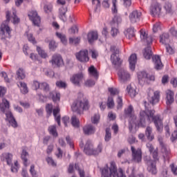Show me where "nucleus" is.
<instances>
[{"mask_svg": "<svg viewBox=\"0 0 177 177\" xmlns=\"http://www.w3.org/2000/svg\"><path fill=\"white\" fill-rule=\"evenodd\" d=\"M83 131H84L85 135H92V133H95L96 130H95V127H93V126L87 125L83 128Z\"/></svg>", "mask_w": 177, "mask_h": 177, "instance_id": "nucleus-31", "label": "nucleus"}, {"mask_svg": "<svg viewBox=\"0 0 177 177\" xmlns=\"http://www.w3.org/2000/svg\"><path fill=\"white\" fill-rule=\"evenodd\" d=\"M28 16L30 21H32L33 23H41V17L38 15V12H37V11H29L28 13Z\"/></svg>", "mask_w": 177, "mask_h": 177, "instance_id": "nucleus-18", "label": "nucleus"}, {"mask_svg": "<svg viewBox=\"0 0 177 177\" xmlns=\"http://www.w3.org/2000/svg\"><path fill=\"white\" fill-rule=\"evenodd\" d=\"M111 139V133L110 132V128L106 129L105 140L109 142Z\"/></svg>", "mask_w": 177, "mask_h": 177, "instance_id": "nucleus-52", "label": "nucleus"}, {"mask_svg": "<svg viewBox=\"0 0 177 177\" xmlns=\"http://www.w3.org/2000/svg\"><path fill=\"white\" fill-rule=\"evenodd\" d=\"M30 172L32 177H37V171H35V166L34 165L30 166Z\"/></svg>", "mask_w": 177, "mask_h": 177, "instance_id": "nucleus-57", "label": "nucleus"}, {"mask_svg": "<svg viewBox=\"0 0 177 177\" xmlns=\"http://www.w3.org/2000/svg\"><path fill=\"white\" fill-rule=\"evenodd\" d=\"M137 59H138V57H136V54H132L129 59V68H130V70H131V71H135Z\"/></svg>", "mask_w": 177, "mask_h": 177, "instance_id": "nucleus-23", "label": "nucleus"}, {"mask_svg": "<svg viewBox=\"0 0 177 177\" xmlns=\"http://www.w3.org/2000/svg\"><path fill=\"white\" fill-rule=\"evenodd\" d=\"M132 160L134 162H142V149H136L135 147H131Z\"/></svg>", "mask_w": 177, "mask_h": 177, "instance_id": "nucleus-9", "label": "nucleus"}, {"mask_svg": "<svg viewBox=\"0 0 177 177\" xmlns=\"http://www.w3.org/2000/svg\"><path fill=\"white\" fill-rule=\"evenodd\" d=\"M160 93L159 91H156L153 89H149L148 92V101L151 104L154 106L156 103L160 102Z\"/></svg>", "mask_w": 177, "mask_h": 177, "instance_id": "nucleus-8", "label": "nucleus"}, {"mask_svg": "<svg viewBox=\"0 0 177 177\" xmlns=\"http://www.w3.org/2000/svg\"><path fill=\"white\" fill-rule=\"evenodd\" d=\"M17 85L21 89V93H23L24 95H26V93H28V88L27 87V84L23 82H19Z\"/></svg>", "mask_w": 177, "mask_h": 177, "instance_id": "nucleus-32", "label": "nucleus"}, {"mask_svg": "<svg viewBox=\"0 0 177 177\" xmlns=\"http://www.w3.org/2000/svg\"><path fill=\"white\" fill-rule=\"evenodd\" d=\"M116 103L118 104V106H117L118 110H120V109H122V106H123L122 97L118 96L117 100H116Z\"/></svg>", "mask_w": 177, "mask_h": 177, "instance_id": "nucleus-49", "label": "nucleus"}, {"mask_svg": "<svg viewBox=\"0 0 177 177\" xmlns=\"http://www.w3.org/2000/svg\"><path fill=\"white\" fill-rule=\"evenodd\" d=\"M75 168L78 171L79 175L80 177H85V171H84V169H80V165H78V164L75 165ZM86 177H91V176H87Z\"/></svg>", "mask_w": 177, "mask_h": 177, "instance_id": "nucleus-46", "label": "nucleus"}, {"mask_svg": "<svg viewBox=\"0 0 177 177\" xmlns=\"http://www.w3.org/2000/svg\"><path fill=\"white\" fill-rule=\"evenodd\" d=\"M85 86H93L95 85V82L93 80H87L84 82Z\"/></svg>", "mask_w": 177, "mask_h": 177, "instance_id": "nucleus-56", "label": "nucleus"}, {"mask_svg": "<svg viewBox=\"0 0 177 177\" xmlns=\"http://www.w3.org/2000/svg\"><path fill=\"white\" fill-rule=\"evenodd\" d=\"M142 12L138 10H134L129 15V19L131 23H138L140 21Z\"/></svg>", "mask_w": 177, "mask_h": 177, "instance_id": "nucleus-17", "label": "nucleus"}, {"mask_svg": "<svg viewBox=\"0 0 177 177\" xmlns=\"http://www.w3.org/2000/svg\"><path fill=\"white\" fill-rule=\"evenodd\" d=\"M76 59L81 63H87L89 62L88 50H81L75 54Z\"/></svg>", "mask_w": 177, "mask_h": 177, "instance_id": "nucleus-12", "label": "nucleus"}, {"mask_svg": "<svg viewBox=\"0 0 177 177\" xmlns=\"http://www.w3.org/2000/svg\"><path fill=\"white\" fill-rule=\"evenodd\" d=\"M160 30H161V26L160 25V24H155L153 26V32H158V31H160Z\"/></svg>", "mask_w": 177, "mask_h": 177, "instance_id": "nucleus-59", "label": "nucleus"}, {"mask_svg": "<svg viewBox=\"0 0 177 177\" xmlns=\"http://www.w3.org/2000/svg\"><path fill=\"white\" fill-rule=\"evenodd\" d=\"M159 42L162 45H165V46L169 44V34L163 33L160 35Z\"/></svg>", "mask_w": 177, "mask_h": 177, "instance_id": "nucleus-22", "label": "nucleus"}, {"mask_svg": "<svg viewBox=\"0 0 177 177\" xmlns=\"http://www.w3.org/2000/svg\"><path fill=\"white\" fill-rule=\"evenodd\" d=\"M28 39L29 42H31L32 44H37V41H35V37L32 36V34L28 35Z\"/></svg>", "mask_w": 177, "mask_h": 177, "instance_id": "nucleus-62", "label": "nucleus"}, {"mask_svg": "<svg viewBox=\"0 0 177 177\" xmlns=\"http://www.w3.org/2000/svg\"><path fill=\"white\" fill-rule=\"evenodd\" d=\"M12 15L13 23H20V18L17 17V15H16V10L13 11Z\"/></svg>", "mask_w": 177, "mask_h": 177, "instance_id": "nucleus-61", "label": "nucleus"}, {"mask_svg": "<svg viewBox=\"0 0 177 177\" xmlns=\"http://www.w3.org/2000/svg\"><path fill=\"white\" fill-rule=\"evenodd\" d=\"M122 21V18L120 15H115L113 19V23H121Z\"/></svg>", "mask_w": 177, "mask_h": 177, "instance_id": "nucleus-60", "label": "nucleus"}, {"mask_svg": "<svg viewBox=\"0 0 177 177\" xmlns=\"http://www.w3.org/2000/svg\"><path fill=\"white\" fill-rule=\"evenodd\" d=\"M28 156V153L26 150H23L21 157L24 161V165H25V167H27Z\"/></svg>", "mask_w": 177, "mask_h": 177, "instance_id": "nucleus-43", "label": "nucleus"}, {"mask_svg": "<svg viewBox=\"0 0 177 177\" xmlns=\"http://www.w3.org/2000/svg\"><path fill=\"white\" fill-rule=\"evenodd\" d=\"M120 82H127L131 80V75L124 69H120L118 73Z\"/></svg>", "mask_w": 177, "mask_h": 177, "instance_id": "nucleus-16", "label": "nucleus"}, {"mask_svg": "<svg viewBox=\"0 0 177 177\" xmlns=\"http://www.w3.org/2000/svg\"><path fill=\"white\" fill-rule=\"evenodd\" d=\"M88 73L91 77H93L95 78V80H97L99 78V73L97 72V69L95 68V66H91L88 69Z\"/></svg>", "mask_w": 177, "mask_h": 177, "instance_id": "nucleus-29", "label": "nucleus"}, {"mask_svg": "<svg viewBox=\"0 0 177 177\" xmlns=\"http://www.w3.org/2000/svg\"><path fill=\"white\" fill-rule=\"evenodd\" d=\"M48 131L50 135L54 136V138H57L58 134H57V130H56V126L55 125L50 126L48 129Z\"/></svg>", "mask_w": 177, "mask_h": 177, "instance_id": "nucleus-35", "label": "nucleus"}, {"mask_svg": "<svg viewBox=\"0 0 177 177\" xmlns=\"http://www.w3.org/2000/svg\"><path fill=\"white\" fill-rule=\"evenodd\" d=\"M111 12L113 15L118 13V8H117V0H112Z\"/></svg>", "mask_w": 177, "mask_h": 177, "instance_id": "nucleus-41", "label": "nucleus"}, {"mask_svg": "<svg viewBox=\"0 0 177 177\" xmlns=\"http://www.w3.org/2000/svg\"><path fill=\"white\" fill-rule=\"evenodd\" d=\"M170 139H171V142H175V140H176V139H177V130H175L172 133Z\"/></svg>", "mask_w": 177, "mask_h": 177, "instance_id": "nucleus-64", "label": "nucleus"}, {"mask_svg": "<svg viewBox=\"0 0 177 177\" xmlns=\"http://www.w3.org/2000/svg\"><path fill=\"white\" fill-rule=\"evenodd\" d=\"M46 111L48 115H52V113L53 111V105H52V104H48L46 106Z\"/></svg>", "mask_w": 177, "mask_h": 177, "instance_id": "nucleus-47", "label": "nucleus"}, {"mask_svg": "<svg viewBox=\"0 0 177 177\" xmlns=\"http://www.w3.org/2000/svg\"><path fill=\"white\" fill-rule=\"evenodd\" d=\"M138 78L140 84H143L147 81L148 75L146 72L142 71L138 73Z\"/></svg>", "mask_w": 177, "mask_h": 177, "instance_id": "nucleus-26", "label": "nucleus"}, {"mask_svg": "<svg viewBox=\"0 0 177 177\" xmlns=\"http://www.w3.org/2000/svg\"><path fill=\"white\" fill-rule=\"evenodd\" d=\"M50 63L53 67H62L64 64L63 57L59 54H54Z\"/></svg>", "mask_w": 177, "mask_h": 177, "instance_id": "nucleus-11", "label": "nucleus"}, {"mask_svg": "<svg viewBox=\"0 0 177 177\" xmlns=\"http://www.w3.org/2000/svg\"><path fill=\"white\" fill-rule=\"evenodd\" d=\"M140 39L144 44L147 45H151L153 44V37L149 36L145 29H141L140 30Z\"/></svg>", "mask_w": 177, "mask_h": 177, "instance_id": "nucleus-14", "label": "nucleus"}, {"mask_svg": "<svg viewBox=\"0 0 177 177\" xmlns=\"http://www.w3.org/2000/svg\"><path fill=\"white\" fill-rule=\"evenodd\" d=\"M103 147L102 144H100L97 149H93V145L90 140H88L84 146V152L87 156H97V154L102 153Z\"/></svg>", "mask_w": 177, "mask_h": 177, "instance_id": "nucleus-5", "label": "nucleus"}, {"mask_svg": "<svg viewBox=\"0 0 177 177\" xmlns=\"http://www.w3.org/2000/svg\"><path fill=\"white\" fill-rule=\"evenodd\" d=\"M106 106L108 109H113V107H114L115 103H114V99L113 98V97H108Z\"/></svg>", "mask_w": 177, "mask_h": 177, "instance_id": "nucleus-44", "label": "nucleus"}, {"mask_svg": "<svg viewBox=\"0 0 177 177\" xmlns=\"http://www.w3.org/2000/svg\"><path fill=\"white\" fill-rule=\"evenodd\" d=\"M84 73H78L73 74L71 78L70 81L75 85V86H81V82L84 80Z\"/></svg>", "mask_w": 177, "mask_h": 177, "instance_id": "nucleus-10", "label": "nucleus"}, {"mask_svg": "<svg viewBox=\"0 0 177 177\" xmlns=\"http://www.w3.org/2000/svg\"><path fill=\"white\" fill-rule=\"evenodd\" d=\"M73 111H82L89 109V102L83 97L78 98L71 106Z\"/></svg>", "mask_w": 177, "mask_h": 177, "instance_id": "nucleus-4", "label": "nucleus"}, {"mask_svg": "<svg viewBox=\"0 0 177 177\" xmlns=\"http://www.w3.org/2000/svg\"><path fill=\"white\" fill-rule=\"evenodd\" d=\"M143 56H144L145 59H147V60H150V59H151V57L153 56V52L151 51V47L148 46L144 49Z\"/></svg>", "mask_w": 177, "mask_h": 177, "instance_id": "nucleus-28", "label": "nucleus"}, {"mask_svg": "<svg viewBox=\"0 0 177 177\" xmlns=\"http://www.w3.org/2000/svg\"><path fill=\"white\" fill-rule=\"evenodd\" d=\"M100 120V115L99 113L95 114L91 118V122L93 124H97Z\"/></svg>", "mask_w": 177, "mask_h": 177, "instance_id": "nucleus-48", "label": "nucleus"}, {"mask_svg": "<svg viewBox=\"0 0 177 177\" xmlns=\"http://www.w3.org/2000/svg\"><path fill=\"white\" fill-rule=\"evenodd\" d=\"M126 91L130 97H135L138 95V92H136V88L132 86V85L129 84L127 86L126 88Z\"/></svg>", "mask_w": 177, "mask_h": 177, "instance_id": "nucleus-25", "label": "nucleus"}, {"mask_svg": "<svg viewBox=\"0 0 177 177\" xmlns=\"http://www.w3.org/2000/svg\"><path fill=\"white\" fill-rule=\"evenodd\" d=\"M111 52L113 53V55H111V62L112 64L115 67H120L121 64H122V61H121V59L117 56L120 53V50L117 48L115 46H111Z\"/></svg>", "mask_w": 177, "mask_h": 177, "instance_id": "nucleus-7", "label": "nucleus"}, {"mask_svg": "<svg viewBox=\"0 0 177 177\" xmlns=\"http://www.w3.org/2000/svg\"><path fill=\"white\" fill-rule=\"evenodd\" d=\"M135 28L131 26L124 31V34L125 37L128 38V39H132V38H134L135 37Z\"/></svg>", "mask_w": 177, "mask_h": 177, "instance_id": "nucleus-24", "label": "nucleus"}, {"mask_svg": "<svg viewBox=\"0 0 177 177\" xmlns=\"http://www.w3.org/2000/svg\"><path fill=\"white\" fill-rule=\"evenodd\" d=\"M44 10L45 13H52V12L53 11V6L51 3L45 4L44 6Z\"/></svg>", "mask_w": 177, "mask_h": 177, "instance_id": "nucleus-38", "label": "nucleus"}, {"mask_svg": "<svg viewBox=\"0 0 177 177\" xmlns=\"http://www.w3.org/2000/svg\"><path fill=\"white\" fill-rule=\"evenodd\" d=\"M37 50L39 56H41L42 59H46V57H48V54H46V53H45V50H42L40 47L37 46Z\"/></svg>", "mask_w": 177, "mask_h": 177, "instance_id": "nucleus-45", "label": "nucleus"}, {"mask_svg": "<svg viewBox=\"0 0 177 177\" xmlns=\"http://www.w3.org/2000/svg\"><path fill=\"white\" fill-rule=\"evenodd\" d=\"M153 62L154 63V67L156 70H161L162 67H164V65L162 64V62H161V58L158 55H154L152 57Z\"/></svg>", "mask_w": 177, "mask_h": 177, "instance_id": "nucleus-20", "label": "nucleus"}, {"mask_svg": "<svg viewBox=\"0 0 177 177\" xmlns=\"http://www.w3.org/2000/svg\"><path fill=\"white\" fill-rule=\"evenodd\" d=\"M165 99L166 104L167 106H171L174 102H175V93L173 91L168 89L165 91Z\"/></svg>", "mask_w": 177, "mask_h": 177, "instance_id": "nucleus-15", "label": "nucleus"}, {"mask_svg": "<svg viewBox=\"0 0 177 177\" xmlns=\"http://www.w3.org/2000/svg\"><path fill=\"white\" fill-rule=\"evenodd\" d=\"M67 12V8L66 7H61L59 8V19L62 20V21H66V13Z\"/></svg>", "mask_w": 177, "mask_h": 177, "instance_id": "nucleus-34", "label": "nucleus"}, {"mask_svg": "<svg viewBox=\"0 0 177 177\" xmlns=\"http://www.w3.org/2000/svg\"><path fill=\"white\" fill-rule=\"evenodd\" d=\"M53 113L55 120L57 121L58 125L60 127V120L62 118L60 115H59V113H60V108L59 107V106H57L56 109H53Z\"/></svg>", "mask_w": 177, "mask_h": 177, "instance_id": "nucleus-30", "label": "nucleus"}, {"mask_svg": "<svg viewBox=\"0 0 177 177\" xmlns=\"http://www.w3.org/2000/svg\"><path fill=\"white\" fill-rule=\"evenodd\" d=\"M117 165L115 162L111 161L109 163L106 164L102 169H101L102 176V177H127L122 170H120L119 173L117 174Z\"/></svg>", "mask_w": 177, "mask_h": 177, "instance_id": "nucleus-2", "label": "nucleus"}, {"mask_svg": "<svg viewBox=\"0 0 177 177\" xmlns=\"http://www.w3.org/2000/svg\"><path fill=\"white\" fill-rule=\"evenodd\" d=\"M46 161L48 162V165H51L52 167H56V162L51 157H48L46 159Z\"/></svg>", "mask_w": 177, "mask_h": 177, "instance_id": "nucleus-53", "label": "nucleus"}, {"mask_svg": "<svg viewBox=\"0 0 177 177\" xmlns=\"http://www.w3.org/2000/svg\"><path fill=\"white\" fill-rule=\"evenodd\" d=\"M10 27L7 24H2L0 27V35L1 39H6L10 38Z\"/></svg>", "mask_w": 177, "mask_h": 177, "instance_id": "nucleus-13", "label": "nucleus"}, {"mask_svg": "<svg viewBox=\"0 0 177 177\" xmlns=\"http://www.w3.org/2000/svg\"><path fill=\"white\" fill-rule=\"evenodd\" d=\"M6 87L0 86V97H3L6 95Z\"/></svg>", "mask_w": 177, "mask_h": 177, "instance_id": "nucleus-58", "label": "nucleus"}, {"mask_svg": "<svg viewBox=\"0 0 177 177\" xmlns=\"http://www.w3.org/2000/svg\"><path fill=\"white\" fill-rule=\"evenodd\" d=\"M156 114V111L146 109L145 111H140V121L136 123L135 121L136 120V116L133 114V106L132 105L129 106L124 109V115L129 118H131L129 124V129L130 132L133 129V127H142L145 128L147 124H151L153 122L157 132L161 133L164 129V123L162 122V118L161 115Z\"/></svg>", "mask_w": 177, "mask_h": 177, "instance_id": "nucleus-1", "label": "nucleus"}, {"mask_svg": "<svg viewBox=\"0 0 177 177\" xmlns=\"http://www.w3.org/2000/svg\"><path fill=\"white\" fill-rule=\"evenodd\" d=\"M108 91L111 96H115V95H118L120 93V90L116 88L109 87Z\"/></svg>", "mask_w": 177, "mask_h": 177, "instance_id": "nucleus-42", "label": "nucleus"}, {"mask_svg": "<svg viewBox=\"0 0 177 177\" xmlns=\"http://www.w3.org/2000/svg\"><path fill=\"white\" fill-rule=\"evenodd\" d=\"M151 154L153 160H151L150 156H145L144 157V161L147 166V169L148 172H150L152 175H156L157 174V167L156 166V161L160 160V157L158 156V149H155Z\"/></svg>", "mask_w": 177, "mask_h": 177, "instance_id": "nucleus-3", "label": "nucleus"}, {"mask_svg": "<svg viewBox=\"0 0 177 177\" xmlns=\"http://www.w3.org/2000/svg\"><path fill=\"white\" fill-rule=\"evenodd\" d=\"M1 161H6L8 165H10L12 164V160L13 158V155L10 153H3L0 156Z\"/></svg>", "mask_w": 177, "mask_h": 177, "instance_id": "nucleus-21", "label": "nucleus"}, {"mask_svg": "<svg viewBox=\"0 0 177 177\" xmlns=\"http://www.w3.org/2000/svg\"><path fill=\"white\" fill-rule=\"evenodd\" d=\"M165 9L167 13H172V5L169 3H166L165 5Z\"/></svg>", "mask_w": 177, "mask_h": 177, "instance_id": "nucleus-51", "label": "nucleus"}, {"mask_svg": "<svg viewBox=\"0 0 177 177\" xmlns=\"http://www.w3.org/2000/svg\"><path fill=\"white\" fill-rule=\"evenodd\" d=\"M166 50L169 55H174L175 53V50L169 44L166 45Z\"/></svg>", "mask_w": 177, "mask_h": 177, "instance_id": "nucleus-54", "label": "nucleus"}, {"mask_svg": "<svg viewBox=\"0 0 177 177\" xmlns=\"http://www.w3.org/2000/svg\"><path fill=\"white\" fill-rule=\"evenodd\" d=\"M87 39L89 44H92L93 41H96L97 39V32L91 31L88 33Z\"/></svg>", "mask_w": 177, "mask_h": 177, "instance_id": "nucleus-27", "label": "nucleus"}, {"mask_svg": "<svg viewBox=\"0 0 177 177\" xmlns=\"http://www.w3.org/2000/svg\"><path fill=\"white\" fill-rule=\"evenodd\" d=\"M81 42V37H71L69 38V44L71 45H78Z\"/></svg>", "mask_w": 177, "mask_h": 177, "instance_id": "nucleus-37", "label": "nucleus"}, {"mask_svg": "<svg viewBox=\"0 0 177 177\" xmlns=\"http://www.w3.org/2000/svg\"><path fill=\"white\" fill-rule=\"evenodd\" d=\"M158 140L160 143V153L162 154L163 159L165 161H169V158L172 157V154L171 153V149L167 147V146L164 144L162 137L158 136Z\"/></svg>", "mask_w": 177, "mask_h": 177, "instance_id": "nucleus-6", "label": "nucleus"}, {"mask_svg": "<svg viewBox=\"0 0 177 177\" xmlns=\"http://www.w3.org/2000/svg\"><path fill=\"white\" fill-rule=\"evenodd\" d=\"M17 75L19 80H24V78H26V73H24V70L21 68H19L17 71Z\"/></svg>", "mask_w": 177, "mask_h": 177, "instance_id": "nucleus-39", "label": "nucleus"}, {"mask_svg": "<svg viewBox=\"0 0 177 177\" xmlns=\"http://www.w3.org/2000/svg\"><path fill=\"white\" fill-rule=\"evenodd\" d=\"M49 48L50 50H54L55 48H57V46L56 45V42H55V41H50L49 43Z\"/></svg>", "mask_w": 177, "mask_h": 177, "instance_id": "nucleus-63", "label": "nucleus"}, {"mask_svg": "<svg viewBox=\"0 0 177 177\" xmlns=\"http://www.w3.org/2000/svg\"><path fill=\"white\" fill-rule=\"evenodd\" d=\"M40 89H42L45 92H48V91H49V84L46 82L40 84Z\"/></svg>", "mask_w": 177, "mask_h": 177, "instance_id": "nucleus-50", "label": "nucleus"}, {"mask_svg": "<svg viewBox=\"0 0 177 177\" xmlns=\"http://www.w3.org/2000/svg\"><path fill=\"white\" fill-rule=\"evenodd\" d=\"M71 124L73 125V127H74V128H80V120L77 118V116H72Z\"/></svg>", "mask_w": 177, "mask_h": 177, "instance_id": "nucleus-36", "label": "nucleus"}, {"mask_svg": "<svg viewBox=\"0 0 177 177\" xmlns=\"http://www.w3.org/2000/svg\"><path fill=\"white\" fill-rule=\"evenodd\" d=\"M153 133V128L147 127L145 130V135L149 140H153L154 139V135Z\"/></svg>", "mask_w": 177, "mask_h": 177, "instance_id": "nucleus-33", "label": "nucleus"}, {"mask_svg": "<svg viewBox=\"0 0 177 177\" xmlns=\"http://www.w3.org/2000/svg\"><path fill=\"white\" fill-rule=\"evenodd\" d=\"M150 12L152 16H156L161 13V5L156 2L151 4L150 8Z\"/></svg>", "mask_w": 177, "mask_h": 177, "instance_id": "nucleus-19", "label": "nucleus"}, {"mask_svg": "<svg viewBox=\"0 0 177 177\" xmlns=\"http://www.w3.org/2000/svg\"><path fill=\"white\" fill-rule=\"evenodd\" d=\"M56 35L58 38H59L63 45H67V39L66 38V35H62V33H59V32H56Z\"/></svg>", "mask_w": 177, "mask_h": 177, "instance_id": "nucleus-40", "label": "nucleus"}, {"mask_svg": "<svg viewBox=\"0 0 177 177\" xmlns=\"http://www.w3.org/2000/svg\"><path fill=\"white\" fill-rule=\"evenodd\" d=\"M53 100L56 103V102H60V93H55L53 95Z\"/></svg>", "mask_w": 177, "mask_h": 177, "instance_id": "nucleus-55", "label": "nucleus"}]
</instances>
